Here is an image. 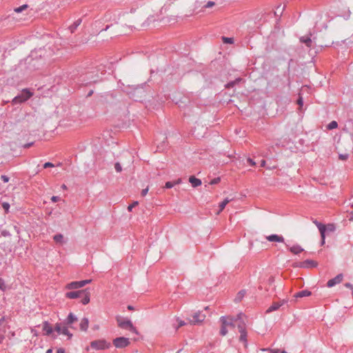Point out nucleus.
I'll list each match as a JSON object with an SVG mask.
<instances>
[{
  "label": "nucleus",
  "instance_id": "nucleus-1",
  "mask_svg": "<svg viewBox=\"0 0 353 353\" xmlns=\"http://www.w3.org/2000/svg\"><path fill=\"white\" fill-rule=\"evenodd\" d=\"M244 316V314L242 313L239 314L236 316V319H234L231 316H221L220 318V322L221 323V330H220V334L221 336H225L228 333V327H234V321L237 320H241L242 317Z\"/></svg>",
  "mask_w": 353,
  "mask_h": 353
},
{
  "label": "nucleus",
  "instance_id": "nucleus-2",
  "mask_svg": "<svg viewBox=\"0 0 353 353\" xmlns=\"http://www.w3.org/2000/svg\"><path fill=\"white\" fill-rule=\"evenodd\" d=\"M116 320H117L118 326L120 328L123 329V330H127L133 333L137 334V329L133 325V324L130 320L124 319L121 316H116Z\"/></svg>",
  "mask_w": 353,
  "mask_h": 353
},
{
  "label": "nucleus",
  "instance_id": "nucleus-3",
  "mask_svg": "<svg viewBox=\"0 0 353 353\" xmlns=\"http://www.w3.org/2000/svg\"><path fill=\"white\" fill-rule=\"evenodd\" d=\"M32 95V93L30 92L28 89H24L21 92V93L17 96H16L12 101V104H18L23 102L26 101L29 99Z\"/></svg>",
  "mask_w": 353,
  "mask_h": 353
},
{
  "label": "nucleus",
  "instance_id": "nucleus-4",
  "mask_svg": "<svg viewBox=\"0 0 353 353\" xmlns=\"http://www.w3.org/2000/svg\"><path fill=\"white\" fill-rule=\"evenodd\" d=\"M70 327L65 323H56L54 326V330L58 333V334H63L68 336V339H70L72 336V334H71L68 330Z\"/></svg>",
  "mask_w": 353,
  "mask_h": 353
},
{
  "label": "nucleus",
  "instance_id": "nucleus-5",
  "mask_svg": "<svg viewBox=\"0 0 353 353\" xmlns=\"http://www.w3.org/2000/svg\"><path fill=\"white\" fill-rule=\"evenodd\" d=\"M112 343L117 348H124L128 346L130 343L128 338L121 336L113 339Z\"/></svg>",
  "mask_w": 353,
  "mask_h": 353
},
{
  "label": "nucleus",
  "instance_id": "nucleus-6",
  "mask_svg": "<svg viewBox=\"0 0 353 353\" xmlns=\"http://www.w3.org/2000/svg\"><path fill=\"white\" fill-rule=\"evenodd\" d=\"M90 279L83 280L79 281H72L68 283L65 286V288L68 290L79 289L85 286L86 284L90 283Z\"/></svg>",
  "mask_w": 353,
  "mask_h": 353
},
{
  "label": "nucleus",
  "instance_id": "nucleus-7",
  "mask_svg": "<svg viewBox=\"0 0 353 353\" xmlns=\"http://www.w3.org/2000/svg\"><path fill=\"white\" fill-rule=\"evenodd\" d=\"M110 344L105 340L93 341L90 343L92 348L95 350H105L110 347Z\"/></svg>",
  "mask_w": 353,
  "mask_h": 353
},
{
  "label": "nucleus",
  "instance_id": "nucleus-8",
  "mask_svg": "<svg viewBox=\"0 0 353 353\" xmlns=\"http://www.w3.org/2000/svg\"><path fill=\"white\" fill-rule=\"evenodd\" d=\"M205 319V315L202 314L200 311L195 312L192 314V319L188 320L189 323L192 325L199 324L202 323Z\"/></svg>",
  "mask_w": 353,
  "mask_h": 353
},
{
  "label": "nucleus",
  "instance_id": "nucleus-9",
  "mask_svg": "<svg viewBox=\"0 0 353 353\" xmlns=\"http://www.w3.org/2000/svg\"><path fill=\"white\" fill-rule=\"evenodd\" d=\"M312 222L316 225V227L318 228V229L321 233V244L323 245L325 243V230H326L325 225L322 224L321 223L317 221L316 219L313 220Z\"/></svg>",
  "mask_w": 353,
  "mask_h": 353
},
{
  "label": "nucleus",
  "instance_id": "nucleus-10",
  "mask_svg": "<svg viewBox=\"0 0 353 353\" xmlns=\"http://www.w3.org/2000/svg\"><path fill=\"white\" fill-rule=\"evenodd\" d=\"M343 279V274H339L334 278L330 279L327 283V286L328 288H332L336 284H339L342 282Z\"/></svg>",
  "mask_w": 353,
  "mask_h": 353
},
{
  "label": "nucleus",
  "instance_id": "nucleus-11",
  "mask_svg": "<svg viewBox=\"0 0 353 353\" xmlns=\"http://www.w3.org/2000/svg\"><path fill=\"white\" fill-rule=\"evenodd\" d=\"M85 294V290L68 292L65 293V297L70 299L81 298Z\"/></svg>",
  "mask_w": 353,
  "mask_h": 353
},
{
  "label": "nucleus",
  "instance_id": "nucleus-12",
  "mask_svg": "<svg viewBox=\"0 0 353 353\" xmlns=\"http://www.w3.org/2000/svg\"><path fill=\"white\" fill-rule=\"evenodd\" d=\"M265 239L270 242L284 243V238L281 235L271 234L266 236Z\"/></svg>",
  "mask_w": 353,
  "mask_h": 353
},
{
  "label": "nucleus",
  "instance_id": "nucleus-13",
  "mask_svg": "<svg viewBox=\"0 0 353 353\" xmlns=\"http://www.w3.org/2000/svg\"><path fill=\"white\" fill-rule=\"evenodd\" d=\"M316 266V263L312 260H305L303 262H300L298 264L294 265V267H299V268H309V267H315Z\"/></svg>",
  "mask_w": 353,
  "mask_h": 353
},
{
  "label": "nucleus",
  "instance_id": "nucleus-14",
  "mask_svg": "<svg viewBox=\"0 0 353 353\" xmlns=\"http://www.w3.org/2000/svg\"><path fill=\"white\" fill-rule=\"evenodd\" d=\"M77 317L70 312L63 323L68 325L70 328H73L72 324L77 322Z\"/></svg>",
  "mask_w": 353,
  "mask_h": 353
},
{
  "label": "nucleus",
  "instance_id": "nucleus-15",
  "mask_svg": "<svg viewBox=\"0 0 353 353\" xmlns=\"http://www.w3.org/2000/svg\"><path fill=\"white\" fill-rule=\"evenodd\" d=\"M288 250L294 254H299L304 251V250L299 245H294L290 247L288 244H285Z\"/></svg>",
  "mask_w": 353,
  "mask_h": 353
},
{
  "label": "nucleus",
  "instance_id": "nucleus-16",
  "mask_svg": "<svg viewBox=\"0 0 353 353\" xmlns=\"http://www.w3.org/2000/svg\"><path fill=\"white\" fill-rule=\"evenodd\" d=\"M285 301L284 300L273 303L267 310L266 312L270 313L273 311L277 310L281 306H282Z\"/></svg>",
  "mask_w": 353,
  "mask_h": 353
},
{
  "label": "nucleus",
  "instance_id": "nucleus-17",
  "mask_svg": "<svg viewBox=\"0 0 353 353\" xmlns=\"http://www.w3.org/2000/svg\"><path fill=\"white\" fill-rule=\"evenodd\" d=\"M300 42L304 43L307 48L312 47V40L310 37L305 36L300 38Z\"/></svg>",
  "mask_w": 353,
  "mask_h": 353
},
{
  "label": "nucleus",
  "instance_id": "nucleus-18",
  "mask_svg": "<svg viewBox=\"0 0 353 353\" xmlns=\"http://www.w3.org/2000/svg\"><path fill=\"white\" fill-rule=\"evenodd\" d=\"M43 330L46 332V335L50 336L53 332V329L48 321H45L43 325Z\"/></svg>",
  "mask_w": 353,
  "mask_h": 353
},
{
  "label": "nucleus",
  "instance_id": "nucleus-19",
  "mask_svg": "<svg viewBox=\"0 0 353 353\" xmlns=\"http://www.w3.org/2000/svg\"><path fill=\"white\" fill-rule=\"evenodd\" d=\"M189 182L194 188L198 187L201 185V181L199 179L196 178L194 176H191L189 178Z\"/></svg>",
  "mask_w": 353,
  "mask_h": 353
},
{
  "label": "nucleus",
  "instance_id": "nucleus-20",
  "mask_svg": "<svg viewBox=\"0 0 353 353\" xmlns=\"http://www.w3.org/2000/svg\"><path fill=\"white\" fill-rule=\"evenodd\" d=\"M90 292L88 290V289H85V294H83V296L81 297L82 298L81 302L83 305H86L90 302Z\"/></svg>",
  "mask_w": 353,
  "mask_h": 353
},
{
  "label": "nucleus",
  "instance_id": "nucleus-21",
  "mask_svg": "<svg viewBox=\"0 0 353 353\" xmlns=\"http://www.w3.org/2000/svg\"><path fill=\"white\" fill-rule=\"evenodd\" d=\"M89 325V320L88 318L85 317L81 319V321L80 323V329L82 331L86 332L88 330Z\"/></svg>",
  "mask_w": 353,
  "mask_h": 353
},
{
  "label": "nucleus",
  "instance_id": "nucleus-22",
  "mask_svg": "<svg viewBox=\"0 0 353 353\" xmlns=\"http://www.w3.org/2000/svg\"><path fill=\"white\" fill-rule=\"evenodd\" d=\"M312 294V292L307 290L300 291L294 294L295 298H303L305 296H309Z\"/></svg>",
  "mask_w": 353,
  "mask_h": 353
},
{
  "label": "nucleus",
  "instance_id": "nucleus-23",
  "mask_svg": "<svg viewBox=\"0 0 353 353\" xmlns=\"http://www.w3.org/2000/svg\"><path fill=\"white\" fill-rule=\"evenodd\" d=\"M243 81L242 78H236L235 80L228 82L225 85L226 88H233L235 85L239 83L241 81Z\"/></svg>",
  "mask_w": 353,
  "mask_h": 353
},
{
  "label": "nucleus",
  "instance_id": "nucleus-24",
  "mask_svg": "<svg viewBox=\"0 0 353 353\" xmlns=\"http://www.w3.org/2000/svg\"><path fill=\"white\" fill-rule=\"evenodd\" d=\"M181 183V179H178L175 181H168L165 184V188H168V189L172 188L174 185H175L176 184H179Z\"/></svg>",
  "mask_w": 353,
  "mask_h": 353
},
{
  "label": "nucleus",
  "instance_id": "nucleus-25",
  "mask_svg": "<svg viewBox=\"0 0 353 353\" xmlns=\"http://www.w3.org/2000/svg\"><path fill=\"white\" fill-rule=\"evenodd\" d=\"M240 336H239V341L244 343L245 345H247V332L245 331H241L239 332Z\"/></svg>",
  "mask_w": 353,
  "mask_h": 353
},
{
  "label": "nucleus",
  "instance_id": "nucleus-26",
  "mask_svg": "<svg viewBox=\"0 0 353 353\" xmlns=\"http://www.w3.org/2000/svg\"><path fill=\"white\" fill-rule=\"evenodd\" d=\"M231 200L226 198L221 203L219 204V210L217 212V214H219L221 211L223 210L226 205Z\"/></svg>",
  "mask_w": 353,
  "mask_h": 353
},
{
  "label": "nucleus",
  "instance_id": "nucleus-27",
  "mask_svg": "<svg viewBox=\"0 0 353 353\" xmlns=\"http://www.w3.org/2000/svg\"><path fill=\"white\" fill-rule=\"evenodd\" d=\"M81 19H78L76 21H74L70 26V32L72 33L74 32V30L77 28V27L81 24Z\"/></svg>",
  "mask_w": 353,
  "mask_h": 353
},
{
  "label": "nucleus",
  "instance_id": "nucleus-28",
  "mask_svg": "<svg viewBox=\"0 0 353 353\" xmlns=\"http://www.w3.org/2000/svg\"><path fill=\"white\" fill-rule=\"evenodd\" d=\"M261 352H268V353H287L285 351H280L279 350H272L270 349H261Z\"/></svg>",
  "mask_w": 353,
  "mask_h": 353
},
{
  "label": "nucleus",
  "instance_id": "nucleus-29",
  "mask_svg": "<svg viewBox=\"0 0 353 353\" xmlns=\"http://www.w3.org/2000/svg\"><path fill=\"white\" fill-rule=\"evenodd\" d=\"M338 127V123L336 121H331L327 125V128L328 130H333V129H335Z\"/></svg>",
  "mask_w": 353,
  "mask_h": 353
},
{
  "label": "nucleus",
  "instance_id": "nucleus-30",
  "mask_svg": "<svg viewBox=\"0 0 353 353\" xmlns=\"http://www.w3.org/2000/svg\"><path fill=\"white\" fill-rule=\"evenodd\" d=\"M63 239V236L61 234H57L53 236V239L57 243H62Z\"/></svg>",
  "mask_w": 353,
  "mask_h": 353
},
{
  "label": "nucleus",
  "instance_id": "nucleus-31",
  "mask_svg": "<svg viewBox=\"0 0 353 353\" xmlns=\"http://www.w3.org/2000/svg\"><path fill=\"white\" fill-rule=\"evenodd\" d=\"M245 290H241L236 295V298H235V300L237 301H241V299L243 298V296H245Z\"/></svg>",
  "mask_w": 353,
  "mask_h": 353
},
{
  "label": "nucleus",
  "instance_id": "nucleus-32",
  "mask_svg": "<svg viewBox=\"0 0 353 353\" xmlns=\"http://www.w3.org/2000/svg\"><path fill=\"white\" fill-rule=\"evenodd\" d=\"M222 40H223L224 43H229V44L234 43V39L232 38V37H222Z\"/></svg>",
  "mask_w": 353,
  "mask_h": 353
},
{
  "label": "nucleus",
  "instance_id": "nucleus-33",
  "mask_svg": "<svg viewBox=\"0 0 353 353\" xmlns=\"http://www.w3.org/2000/svg\"><path fill=\"white\" fill-rule=\"evenodd\" d=\"M27 8H28V6L25 4V5L21 6H19L18 8H14V11L15 12L19 13V12H21L23 10H26Z\"/></svg>",
  "mask_w": 353,
  "mask_h": 353
},
{
  "label": "nucleus",
  "instance_id": "nucleus-34",
  "mask_svg": "<svg viewBox=\"0 0 353 353\" xmlns=\"http://www.w3.org/2000/svg\"><path fill=\"white\" fill-rule=\"evenodd\" d=\"M6 285L4 280L2 278H0V290L4 292L6 290Z\"/></svg>",
  "mask_w": 353,
  "mask_h": 353
},
{
  "label": "nucleus",
  "instance_id": "nucleus-35",
  "mask_svg": "<svg viewBox=\"0 0 353 353\" xmlns=\"http://www.w3.org/2000/svg\"><path fill=\"white\" fill-rule=\"evenodd\" d=\"M239 332L245 331V325L244 322H241L238 325Z\"/></svg>",
  "mask_w": 353,
  "mask_h": 353
},
{
  "label": "nucleus",
  "instance_id": "nucleus-36",
  "mask_svg": "<svg viewBox=\"0 0 353 353\" xmlns=\"http://www.w3.org/2000/svg\"><path fill=\"white\" fill-rule=\"evenodd\" d=\"M114 168H115V170H116L117 172H121L122 171L121 165V164H120L119 162H117V163L114 164Z\"/></svg>",
  "mask_w": 353,
  "mask_h": 353
},
{
  "label": "nucleus",
  "instance_id": "nucleus-37",
  "mask_svg": "<svg viewBox=\"0 0 353 353\" xmlns=\"http://www.w3.org/2000/svg\"><path fill=\"white\" fill-rule=\"evenodd\" d=\"M220 181H221L220 177H216V178H214L212 180H211V181L210 182V184L215 185V184L219 183L220 182Z\"/></svg>",
  "mask_w": 353,
  "mask_h": 353
},
{
  "label": "nucleus",
  "instance_id": "nucleus-38",
  "mask_svg": "<svg viewBox=\"0 0 353 353\" xmlns=\"http://www.w3.org/2000/svg\"><path fill=\"white\" fill-rule=\"evenodd\" d=\"M138 201H134L133 202L132 204H130L128 207V210L129 212H131L133 209V208H134L135 206H137L138 205Z\"/></svg>",
  "mask_w": 353,
  "mask_h": 353
},
{
  "label": "nucleus",
  "instance_id": "nucleus-39",
  "mask_svg": "<svg viewBox=\"0 0 353 353\" xmlns=\"http://www.w3.org/2000/svg\"><path fill=\"white\" fill-rule=\"evenodd\" d=\"M215 5V3L214 1H208L203 8H210L213 7Z\"/></svg>",
  "mask_w": 353,
  "mask_h": 353
},
{
  "label": "nucleus",
  "instance_id": "nucleus-40",
  "mask_svg": "<svg viewBox=\"0 0 353 353\" xmlns=\"http://www.w3.org/2000/svg\"><path fill=\"white\" fill-rule=\"evenodd\" d=\"M349 157V155L347 154H339V159L342 160V161H345L348 159Z\"/></svg>",
  "mask_w": 353,
  "mask_h": 353
},
{
  "label": "nucleus",
  "instance_id": "nucleus-41",
  "mask_svg": "<svg viewBox=\"0 0 353 353\" xmlns=\"http://www.w3.org/2000/svg\"><path fill=\"white\" fill-rule=\"evenodd\" d=\"M176 321H178V323H179V325H178V327H176V329H178L179 327H182V326H183V325H186V323H185L184 321L181 320V319H179V318L176 319Z\"/></svg>",
  "mask_w": 353,
  "mask_h": 353
},
{
  "label": "nucleus",
  "instance_id": "nucleus-42",
  "mask_svg": "<svg viewBox=\"0 0 353 353\" xmlns=\"http://www.w3.org/2000/svg\"><path fill=\"white\" fill-rule=\"evenodd\" d=\"M1 179L4 182V183H8L9 181V179L10 178L6 176V175H1Z\"/></svg>",
  "mask_w": 353,
  "mask_h": 353
},
{
  "label": "nucleus",
  "instance_id": "nucleus-43",
  "mask_svg": "<svg viewBox=\"0 0 353 353\" xmlns=\"http://www.w3.org/2000/svg\"><path fill=\"white\" fill-rule=\"evenodd\" d=\"M2 207L6 211H8L10 208V205L8 203L4 202L2 203Z\"/></svg>",
  "mask_w": 353,
  "mask_h": 353
},
{
  "label": "nucleus",
  "instance_id": "nucleus-44",
  "mask_svg": "<svg viewBox=\"0 0 353 353\" xmlns=\"http://www.w3.org/2000/svg\"><path fill=\"white\" fill-rule=\"evenodd\" d=\"M54 166V164H52L50 162H47V163H44V165H43L44 168H52Z\"/></svg>",
  "mask_w": 353,
  "mask_h": 353
},
{
  "label": "nucleus",
  "instance_id": "nucleus-45",
  "mask_svg": "<svg viewBox=\"0 0 353 353\" xmlns=\"http://www.w3.org/2000/svg\"><path fill=\"white\" fill-rule=\"evenodd\" d=\"M298 105L301 107L303 105V98L300 96L297 100Z\"/></svg>",
  "mask_w": 353,
  "mask_h": 353
},
{
  "label": "nucleus",
  "instance_id": "nucleus-46",
  "mask_svg": "<svg viewBox=\"0 0 353 353\" xmlns=\"http://www.w3.org/2000/svg\"><path fill=\"white\" fill-rule=\"evenodd\" d=\"M148 192V188L143 189L141 192V196H145L147 194Z\"/></svg>",
  "mask_w": 353,
  "mask_h": 353
},
{
  "label": "nucleus",
  "instance_id": "nucleus-47",
  "mask_svg": "<svg viewBox=\"0 0 353 353\" xmlns=\"http://www.w3.org/2000/svg\"><path fill=\"white\" fill-rule=\"evenodd\" d=\"M60 200V197L57 196H52L51 198V201L54 203L55 202H57Z\"/></svg>",
  "mask_w": 353,
  "mask_h": 353
},
{
  "label": "nucleus",
  "instance_id": "nucleus-48",
  "mask_svg": "<svg viewBox=\"0 0 353 353\" xmlns=\"http://www.w3.org/2000/svg\"><path fill=\"white\" fill-rule=\"evenodd\" d=\"M248 162L249 163V164L252 166H254L256 165V163L253 161V159H250V158H248Z\"/></svg>",
  "mask_w": 353,
  "mask_h": 353
},
{
  "label": "nucleus",
  "instance_id": "nucleus-49",
  "mask_svg": "<svg viewBox=\"0 0 353 353\" xmlns=\"http://www.w3.org/2000/svg\"><path fill=\"white\" fill-rule=\"evenodd\" d=\"M345 286L346 288H350L351 290H352V289L353 288V284H351V283H346L345 284Z\"/></svg>",
  "mask_w": 353,
  "mask_h": 353
},
{
  "label": "nucleus",
  "instance_id": "nucleus-50",
  "mask_svg": "<svg viewBox=\"0 0 353 353\" xmlns=\"http://www.w3.org/2000/svg\"><path fill=\"white\" fill-rule=\"evenodd\" d=\"M328 229L331 231H333L334 230V227L332 224L328 225Z\"/></svg>",
  "mask_w": 353,
  "mask_h": 353
},
{
  "label": "nucleus",
  "instance_id": "nucleus-51",
  "mask_svg": "<svg viewBox=\"0 0 353 353\" xmlns=\"http://www.w3.org/2000/svg\"><path fill=\"white\" fill-rule=\"evenodd\" d=\"M65 350L63 348H59L57 350V353H64Z\"/></svg>",
  "mask_w": 353,
  "mask_h": 353
},
{
  "label": "nucleus",
  "instance_id": "nucleus-52",
  "mask_svg": "<svg viewBox=\"0 0 353 353\" xmlns=\"http://www.w3.org/2000/svg\"><path fill=\"white\" fill-rule=\"evenodd\" d=\"M32 145H33V143H32H32H27V144H26V145H24V148H30V146H32Z\"/></svg>",
  "mask_w": 353,
  "mask_h": 353
},
{
  "label": "nucleus",
  "instance_id": "nucleus-53",
  "mask_svg": "<svg viewBox=\"0 0 353 353\" xmlns=\"http://www.w3.org/2000/svg\"><path fill=\"white\" fill-rule=\"evenodd\" d=\"M265 163H266L265 161V160H262L261 161V167H265Z\"/></svg>",
  "mask_w": 353,
  "mask_h": 353
},
{
  "label": "nucleus",
  "instance_id": "nucleus-54",
  "mask_svg": "<svg viewBox=\"0 0 353 353\" xmlns=\"http://www.w3.org/2000/svg\"><path fill=\"white\" fill-rule=\"evenodd\" d=\"M128 309L129 310H134V307H133V306H132V305H128Z\"/></svg>",
  "mask_w": 353,
  "mask_h": 353
},
{
  "label": "nucleus",
  "instance_id": "nucleus-55",
  "mask_svg": "<svg viewBox=\"0 0 353 353\" xmlns=\"http://www.w3.org/2000/svg\"><path fill=\"white\" fill-rule=\"evenodd\" d=\"M3 338H4L3 336L0 334V343H2Z\"/></svg>",
  "mask_w": 353,
  "mask_h": 353
},
{
  "label": "nucleus",
  "instance_id": "nucleus-56",
  "mask_svg": "<svg viewBox=\"0 0 353 353\" xmlns=\"http://www.w3.org/2000/svg\"><path fill=\"white\" fill-rule=\"evenodd\" d=\"M52 349H49L46 351V353H52Z\"/></svg>",
  "mask_w": 353,
  "mask_h": 353
},
{
  "label": "nucleus",
  "instance_id": "nucleus-57",
  "mask_svg": "<svg viewBox=\"0 0 353 353\" xmlns=\"http://www.w3.org/2000/svg\"><path fill=\"white\" fill-rule=\"evenodd\" d=\"M3 320H4V317H3H3H1V318L0 319V324L1 323V322H2Z\"/></svg>",
  "mask_w": 353,
  "mask_h": 353
},
{
  "label": "nucleus",
  "instance_id": "nucleus-58",
  "mask_svg": "<svg viewBox=\"0 0 353 353\" xmlns=\"http://www.w3.org/2000/svg\"><path fill=\"white\" fill-rule=\"evenodd\" d=\"M62 188H63V189H65V188H66V185L63 184V185H62Z\"/></svg>",
  "mask_w": 353,
  "mask_h": 353
},
{
  "label": "nucleus",
  "instance_id": "nucleus-59",
  "mask_svg": "<svg viewBox=\"0 0 353 353\" xmlns=\"http://www.w3.org/2000/svg\"><path fill=\"white\" fill-rule=\"evenodd\" d=\"M181 350H179L176 353H181Z\"/></svg>",
  "mask_w": 353,
  "mask_h": 353
}]
</instances>
